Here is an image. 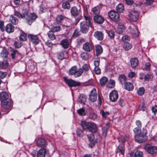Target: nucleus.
I'll use <instances>...</instances> for the list:
<instances>
[{
  "label": "nucleus",
  "instance_id": "f257e3e1",
  "mask_svg": "<svg viewBox=\"0 0 157 157\" xmlns=\"http://www.w3.org/2000/svg\"><path fill=\"white\" fill-rule=\"evenodd\" d=\"M14 15L19 18L26 19L27 22L29 25H31L37 18V16L35 13H32L29 15L27 12L21 14L17 11H15Z\"/></svg>",
  "mask_w": 157,
  "mask_h": 157
},
{
  "label": "nucleus",
  "instance_id": "f03ea898",
  "mask_svg": "<svg viewBox=\"0 0 157 157\" xmlns=\"http://www.w3.org/2000/svg\"><path fill=\"white\" fill-rule=\"evenodd\" d=\"M10 55L12 59L20 60L22 58V54L20 53L18 50L11 48H10Z\"/></svg>",
  "mask_w": 157,
  "mask_h": 157
},
{
  "label": "nucleus",
  "instance_id": "7ed1b4c3",
  "mask_svg": "<svg viewBox=\"0 0 157 157\" xmlns=\"http://www.w3.org/2000/svg\"><path fill=\"white\" fill-rule=\"evenodd\" d=\"M83 71L81 68L78 70L76 66L72 67L70 70L69 74L70 75H74L75 77L80 76L82 74Z\"/></svg>",
  "mask_w": 157,
  "mask_h": 157
},
{
  "label": "nucleus",
  "instance_id": "20e7f679",
  "mask_svg": "<svg viewBox=\"0 0 157 157\" xmlns=\"http://www.w3.org/2000/svg\"><path fill=\"white\" fill-rule=\"evenodd\" d=\"M147 133V132L146 131L144 132V134L143 133L141 134L135 135V140L137 142L141 143L145 142L147 140V137L146 136V134Z\"/></svg>",
  "mask_w": 157,
  "mask_h": 157
},
{
  "label": "nucleus",
  "instance_id": "39448f33",
  "mask_svg": "<svg viewBox=\"0 0 157 157\" xmlns=\"http://www.w3.org/2000/svg\"><path fill=\"white\" fill-rule=\"evenodd\" d=\"M64 80L65 83L70 87L78 86L81 85L79 82L75 81L71 79H68L67 77H64Z\"/></svg>",
  "mask_w": 157,
  "mask_h": 157
},
{
  "label": "nucleus",
  "instance_id": "423d86ee",
  "mask_svg": "<svg viewBox=\"0 0 157 157\" xmlns=\"http://www.w3.org/2000/svg\"><path fill=\"white\" fill-rule=\"evenodd\" d=\"M108 14L109 18L115 21L118 22L120 20L119 15L116 11L111 10L108 13Z\"/></svg>",
  "mask_w": 157,
  "mask_h": 157
},
{
  "label": "nucleus",
  "instance_id": "0eeeda50",
  "mask_svg": "<svg viewBox=\"0 0 157 157\" xmlns=\"http://www.w3.org/2000/svg\"><path fill=\"white\" fill-rule=\"evenodd\" d=\"M91 24L88 23L86 21L80 23V28L81 31L84 33H86L88 31L90 26Z\"/></svg>",
  "mask_w": 157,
  "mask_h": 157
},
{
  "label": "nucleus",
  "instance_id": "6e6552de",
  "mask_svg": "<svg viewBox=\"0 0 157 157\" xmlns=\"http://www.w3.org/2000/svg\"><path fill=\"white\" fill-rule=\"evenodd\" d=\"M145 150L149 153L154 154L157 152V147L150 144H147L144 147Z\"/></svg>",
  "mask_w": 157,
  "mask_h": 157
},
{
  "label": "nucleus",
  "instance_id": "1a4fd4ad",
  "mask_svg": "<svg viewBox=\"0 0 157 157\" xmlns=\"http://www.w3.org/2000/svg\"><path fill=\"white\" fill-rule=\"evenodd\" d=\"M128 15L129 19L131 21L136 22L138 19L139 14L137 11L132 10L129 12Z\"/></svg>",
  "mask_w": 157,
  "mask_h": 157
},
{
  "label": "nucleus",
  "instance_id": "9d476101",
  "mask_svg": "<svg viewBox=\"0 0 157 157\" xmlns=\"http://www.w3.org/2000/svg\"><path fill=\"white\" fill-rule=\"evenodd\" d=\"M87 129L92 133H96L98 131V127L94 123L92 122H88Z\"/></svg>",
  "mask_w": 157,
  "mask_h": 157
},
{
  "label": "nucleus",
  "instance_id": "9b49d317",
  "mask_svg": "<svg viewBox=\"0 0 157 157\" xmlns=\"http://www.w3.org/2000/svg\"><path fill=\"white\" fill-rule=\"evenodd\" d=\"M29 40L35 45L37 44L39 42V40L36 35L29 34L28 36Z\"/></svg>",
  "mask_w": 157,
  "mask_h": 157
},
{
  "label": "nucleus",
  "instance_id": "f8f14e48",
  "mask_svg": "<svg viewBox=\"0 0 157 157\" xmlns=\"http://www.w3.org/2000/svg\"><path fill=\"white\" fill-rule=\"evenodd\" d=\"M128 28L131 29L130 33L134 37H137L139 34V31L137 28L134 25H132L129 26Z\"/></svg>",
  "mask_w": 157,
  "mask_h": 157
},
{
  "label": "nucleus",
  "instance_id": "ddd939ff",
  "mask_svg": "<svg viewBox=\"0 0 157 157\" xmlns=\"http://www.w3.org/2000/svg\"><path fill=\"white\" fill-rule=\"evenodd\" d=\"M97 97L96 90L95 89H93L90 92L89 99L92 102H94L97 100Z\"/></svg>",
  "mask_w": 157,
  "mask_h": 157
},
{
  "label": "nucleus",
  "instance_id": "4468645a",
  "mask_svg": "<svg viewBox=\"0 0 157 157\" xmlns=\"http://www.w3.org/2000/svg\"><path fill=\"white\" fill-rule=\"evenodd\" d=\"M118 97V94L117 92L114 90L112 91L109 95V99L112 102H115L117 100Z\"/></svg>",
  "mask_w": 157,
  "mask_h": 157
},
{
  "label": "nucleus",
  "instance_id": "2eb2a0df",
  "mask_svg": "<svg viewBox=\"0 0 157 157\" xmlns=\"http://www.w3.org/2000/svg\"><path fill=\"white\" fill-rule=\"evenodd\" d=\"M57 56L58 59L62 60L67 58L68 57V56L67 52L62 50L57 53Z\"/></svg>",
  "mask_w": 157,
  "mask_h": 157
},
{
  "label": "nucleus",
  "instance_id": "dca6fc26",
  "mask_svg": "<svg viewBox=\"0 0 157 157\" xmlns=\"http://www.w3.org/2000/svg\"><path fill=\"white\" fill-rule=\"evenodd\" d=\"M71 13L72 16L76 17L80 14V10H78L76 7L74 6L71 9Z\"/></svg>",
  "mask_w": 157,
  "mask_h": 157
},
{
  "label": "nucleus",
  "instance_id": "f3484780",
  "mask_svg": "<svg viewBox=\"0 0 157 157\" xmlns=\"http://www.w3.org/2000/svg\"><path fill=\"white\" fill-rule=\"evenodd\" d=\"M2 106L6 109L10 108L12 105V101L10 100L7 101H1Z\"/></svg>",
  "mask_w": 157,
  "mask_h": 157
},
{
  "label": "nucleus",
  "instance_id": "a211bd4d",
  "mask_svg": "<svg viewBox=\"0 0 157 157\" xmlns=\"http://www.w3.org/2000/svg\"><path fill=\"white\" fill-rule=\"evenodd\" d=\"M93 19L95 22L99 24H102L104 21V17L99 15H96L94 16Z\"/></svg>",
  "mask_w": 157,
  "mask_h": 157
},
{
  "label": "nucleus",
  "instance_id": "6ab92c4d",
  "mask_svg": "<svg viewBox=\"0 0 157 157\" xmlns=\"http://www.w3.org/2000/svg\"><path fill=\"white\" fill-rule=\"evenodd\" d=\"M93 45L90 42H86L83 45V48L85 51L90 52L93 49Z\"/></svg>",
  "mask_w": 157,
  "mask_h": 157
},
{
  "label": "nucleus",
  "instance_id": "aec40b11",
  "mask_svg": "<svg viewBox=\"0 0 157 157\" xmlns=\"http://www.w3.org/2000/svg\"><path fill=\"white\" fill-rule=\"evenodd\" d=\"M36 143L37 146L40 147H44L47 145L45 140L43 138H40L38 140Z\"/></svg>",
  "mask_w": 157,
  "mask_h": 157
},
{
  "label": "nucleus",
  "instance_id": "412c9836",
  "mask_svg": "<svg viewBox=\"0 0 157 157\" xmlns=\"http://www.w3.org/2000/svg\"><path fill=\"white\" fill-rule=\"evenodd\" d=\"M130 62L131 66L132 68H135L139 64V61L136 58H132L130 59Z\"/></svg>",
  "mask_w": 157,
  "mask_h": 157
},
{
  "label": "nucleus",
  "instance_id": "4be33fe9",
  "mask_svg": "<svg viewBox=\"0 0 157 157\" xmlns=\"http://www.w3.org/2000/svg\"><path fill=\"white\" fill-rule=\"evenodd\" d=\"M151 110L152 111V118L154 120L157 119V105L152 107Z\"/></svg>",
  "mask_w": 157,
  "mask_h": 157
},
{
  "label": "nucleus",
  "instance_id": "5701e85b",
  "mask_svg": "<svg viewBox=\"0 0 157 157\" xmlns=\"http://www.w3.org/2000/svg\"><path fill=\"white\" fill-rule=\"evenodd\" d=\"M94 36L99 40H102L103 39L104 35L100 31H96L94 33Z\"/></svg>",
  "mask_w": 157,
  "mask_h": 157
},
{
  "label": "nucleus",
  "instance_id": "b1692460",
  "mask_svg": "<svg viewBox=\"0 0 157 157\" xmlns=\"http://www.w3.org/2000/svg\"><path fill=\"white\" fill-rule=\"evenodd\" d=\"M14 27L10 23L6 25L5 27L6 31L8 33H10L13 32L14 31Z\"/></svg>",
  "mask_w": 157,
  "mask_h": 157
},
{
  "label": "nucleus",
  "instance_id": "393cba45",
  "mask_svg": "<svg viewBox=\"0 0 157 157\" xmlns=\"http://www.w3.org/2000/svg\"><path fill=\"white\" fill-rule=\"evenodd\" d=\"M109 124L107 123L105 126L102 129V136L105 137L107 134V132L109 129Z\"/></svg>",
  "mask_w": 157,
  "mask_h": 157
},
{
  "label": "nucleus",
  "instance_id": "a878e982",
  "mask_svg": "<svg viewBox=\"0 0 157 157\" xmlns=\"http://www.w3.org/2000/svg\"><path fill=\"white\" fill-rule=\"evenodd\" d=\"M46 153V150L44 148L40 149L38 151L37 157H45Z\"/></svg>",
  "mask_w": 157,
  "mask_h": 157
},
{
  "label": "nucleus",
  "instance_id": "bb28decb",
  "mask_svg": "<svg viewBox=\"0 0 157 157\" xmlns=\"http://www.w3.org/2000/svg\"><path fill=\"white\" fill-rule=\"evenodd\" d=\"M60 44L65 49H67L69 48V43L67 40L64 39L62 40L60 42Z\"/></svg>",
  "mask_w": 157,
  "mask_h": 157
},
{
  "label": "nucleus",
  "instance_id": "cd10ccee",
  "mask_svg": "<svg viewBox=\"0 0 157 157\" xmlns=\"http://www.w3.org/2000/svg\"><path fill=\"white\" fill-rule=\"evenodd\" d=\"M8 98L9 95L6 92L2 91L0 93V98L2 101H6Z\"/></svg>",
  "mask_w": 157,
  "mask_h": 157
},
{
  "label": "nucleus",
  "instance_id": "c85d7f7f",
  "mask_svg": "<svg viewBox=\"0 0 157 157\" xmlns=\"http://www.w3.org/2000/svg\"><path fill=\"white\" fill-rule=\"evenodd\" d=\"M124 88L128 91H131L134 88V86L131 82H128L125 83Z\"/></svg>",
  "mask_w": 157,
  "mask_h": 157
},
{
  "label": "nucleus",
  "instance_id": "c756f323",
  "mask_svg": "<svg viewBox=\"0 0 157 157\" xmlns=\"http://www.w3.org/2000/svg\"><path fill=\"white\" fill-rule=\"evenodd\" d=\"M86 101V96L83 94H81L78 99V101L81 104H84Z\"/></svg>",
  "mask_w": 157,
  "mask_h": 157
},
{
  "label": "nucleus",
  "instance_id": "7c9ffc66",
  "mask_svg": "<svg viewBox=\"0 0 157 157\" xmlns=\"http://www.w3.org/2000/svg\"><path fill=\"white\" fill-rule=\"evenodd\" d=\"M118 80L121 84H125L126 80V78L124 74H121L119 75Z\"/></svg>",
  "mask_w": 157,
  "mask_h": 157
},
{
  "label": "nucleus",
  "instance_id": "2f4dec72",
  "mask_svg": "<svg viewBox=\"0 0 157 157\" xmlns=\"http://www.w3.org/2000/svg\"><path fill=\"white\" fill-rule=\"evenodd\" d=\"M95 51L97 56H98L102 53L103 52V49L101 46L98 45L95 46Z\"/></svg>",
  "mask_w": 157,
  "mask_h": 157
},
{
  "label": "nucleus",
  "instance_id": "473e14b6",
  "mask_svg": "<svg viewBox=\"0 0 157 157\" xmlns=\"http://www.w3.org/2000/svg\"><path fill=\"white\" fill-rule=\"evenodd\" d=\"M10 20L14 25H16L18 22V19L12 15L10 16Z\"/></svg>",
  "mask_w": 157,
  "mask_h": 157
},
{
  "label": "nucleus",
  "instance_id": "72a5a7b5",
  "mask_svg": "<svg viewBox=\"0 0 157 157\" xmlns=\"http://www.w3.org/2000/svg\"><path fill=\"white\" fill-rule=\"evenodd\" d=\"M108 81V78L107 77H103L100 80V84L101 86H104L106 83Z\"/></svg>",
  "mask_w": 157,
  "mask_h": 157
},
{
  "label": "nucleus",
  "instance_id": "f704fd0d",
  "mask_svg": "<svg viewBox=\"0 0 157 157\" xmlns=\"http://www.w3.org/2000/svg\"><path fill=\"white\" fill-rule=\"evenodd\" d=\"M116 9L118 12L120 13L123 12L124 9V6L122 4L120 3L117 6Z\"/></svg>",
  "mask_w": 157,
  "mask_h": 157
},
{
  "label": "nucleus",
  "instance_id": "c9c22d12",
  "mask_svg": "<svg viewBox=\"0 0 157 157\" xmlns=\"http://www.w3.org/2000/svg\"><path fill=\"white\" fill-rule=\"evenodd\" d=\"M92 12L94 14H98L100 11L99 7L98 6L93 8L92 10Z\"/></svg>",
  "mask_w": 157,
  "mask_h": 157
},
{
  "label": "nucleus",
  "instance_id": "e433bc0d",
  "mask_svg": "<svg viewBox=\"0 0 157 157\" xmlns=\"http://www.w3.org/2000/svg\"><path fill=\"white\" fill-rule=\"evenodd\" d=\"M66 18L65 17L61 14L58 15L57 16L56 18V21L57 22L60 23Z\"/></svg>",
  "mask_w": 157,
  "mask_h": 157
},
{
  "label": "nucleus",
  "instance_id": "4c0bfd02",
  "mask_svg": "<svg viewBox=\"0 0 157 157\" xmlns=\"http://www.w3.org/2000/svg\"><path fill=\"white\" fill-rule=\"evenodd\" d=\"M48 37L51 40H53L56 38L54 34V32L51 30L48 32Z\"/></svg>",
  "mask_w": 157,
  "mask_h": 157
},
{
  "label": "nucleus",
  "instance_id": "58836bf2",
  "mask_svg": "<svg viewBox=\"0 0 157 157\" xmlns=\"http://www.w3.org/2000/svg\"><path fill=\"white\" fill-rule=\"evenodd\" d=\"M19 39L20 40L22 41H26L27 39L26 35L24 33L22 32L20 34Z\"/></svg>",
  "mask_w": 157,
  "mask_h": 157
},
{
  "label": "nucleus",
  "instance_id": "ea45409f",
  "mask_svg": "<svg viewBox=\"0 0 157 157\" xmlns=\"http://www.w3.org/2000/svg\"><path fill=\"white\" fill-rule=\"evenodd\" d=\"M14 47L16 48H19L22 46V43L19 40L15 41L13 44Z\"/></svg>",
  "mask_w": 157,
  "mask_h": 157
},
{
  "label": "nucleus",
  "instance_id": "a19ab883",
  "mask_svg": "<svg viewBox=\"0 0 157 157\" xmlns=\"http://www.w3.org/2000/svg\"><path fill=\"white\" fill-rule=\"evenodd\" d=\"M81 57L84 60H86L89 57V54L86 52H83L81 54Z\"/></svg>",
  "mask_w": 157,
  "mask_h": 157
},
{
  "label": "nucleus",
  "instance_id": "79ce46f5",
  "mask_svg": "<svg viewBox=\"0 0 157 157\" xmlns=\"http://www.w3.org/2000/svg\"><path fill=\"white\" fill-rule=\"evenodd\" d=\"M62 7L64 9H69L70 8L69 3L68 2H65L63 3Z\"/></svg>",
  "mask_w": 157,
  "mask_h": 157
},
{
  "label": "nucleus",
  "instance_id": "37998d69",
  "mask_svg": "<svg viewBox=\"0 0 157 157\" xmlns=\"http://www.w3.org/2000/svg\"><path fill=\"white\" fill-rule=\"evenodd\" d=\"M8 54L7 51L5 49H3L1 52V56L2 57L6 58L7 57Z\"/></svg>",
  "mask_w": 157,
  "mask_h": 157
},
{
  "label": "nucleus",
  "instance_id": "c03bdc74",
  "mask_svg": "<svg viewBox=\"0 0 157 157\" xmlns=\"http://www.w3.org/2000/svg\"><path fill=\"white\" fill-rule=\"evenodd\" d=\"M8 65V63L6 60H3L0 61V67L5 68L7 67Z\"/></svg>",
  "mask_w": 157,
  "mask_h": 157
},
{
  "label": "nucleus",
  "instance_id": "a18cd8bd",
  "mask_svg": "<svg viewBox=\"0 0 157 157\" xmlns=\"http://www.w3.org/2000/svg\"><path fill=\"white\" fill-rule=\"evenodd\" d=\"M153 77V75L152 74H147L145 75L144 79L145 80L147 81L152 79Z\"/></svg>",
  "mask_w": 157,
  "mask_h": 157
},
{
  "label": "nucleus",
  "instance_id": "49530a36",
  "mask_svg": "<svg viewBox=\"0 0 157 157\" xmlns=\"http://www.w3.org/2000/svg\"><path fill=\"white\" fill-rule=\"evenodd\" d=\"M61 29L60 26L59 25L53 26L51 28V30L54 32L59 31Z\"/></svg>",
  "mask_w": 157,
  "mask_h": 157
},
{
  "label": "nucleus",
  "instance_id": "de8ad7c7",
  "mask_svg": "<svg viewBox=\"0 0 157 157\" xmlns=\"http://www.w3.org/2000/svg\"><path fill=\"white\" fill-rule=\"evenodd\" d=\"M78 113L80 116H85L86 113L85 110L83 108L79 109L77 111Z\"/></svg>",
  "mask_w": 157,
  "mask_h": 157
},
{
  "label": "nucleus",
  "instance_id": "09e8293b",
  "mask_svg": "<svg viewBox=\"0 0 157 157\" xmlns=\"http://www.w3.org/2000/svg\"><path fill=\"white\" fill-rule=\"evenodd\" d=\"M77 136L79 137H82L84 135L83 130L80 128H78L77 130Z\"/></svg>",
  "mask_w": 157,
  "mask_h": 157
},
{
  "label": "nucleus",
  "instance_id": "8fccbe9b",
  "mask_svg": "<svg viewBox=\"0 0 157 157\" xmlns=\"http://www.w3.org/2000/svg\"><path fill=\"white\" fill-rule=\"evenodd\" d=\"M145 92V89L143 87H140L137 90V93L138 95L141 96L143 95Z\"/></svg>",
  "mask_w": 157,
  "mask_h": 157
},
{
  "label": "nucleus",
  "instance_id": "3c124183",
  "mask_svg": "<svg viewBox=\"0 0 157 157\" xmlns=\"http://www.w3.org/2000/svg\"><path fill=\"white\" fill-rule=\"evenodd\" d=\"M117 152L120 153L122 155H124V150L122 146L119 145L117 148Z\"/></svg>",
  "mask_w": 157,
  "mask_h": 157
},
{
  "label": "nucleus",
  "instance_id": "603ef678",
  "mask_svg": "<svg viewBox=\"0 0 157 157\" xmlns=\"http://www.w3.org/2000/svg\"><path fill=\"white\" fill-rule=\"evenodd\" d=\"M130 40V37L127 35L124 36L122 37V40L125 43H128Z\"/></svg>",
  "mask_w": 157,
  "mask_h": 157
},
{
  "label": "nucleus",
  "instance_id": "864d4df0",
  "mask_svg": "<svg viewBox=\"0 0 157 157\" xmlns=\"http://www.w3.org/2000/svg\"><path fill=\"white\" fill-rule=\"evenodd\" d=\"M132 47V44L130 43H125L124 45V48L126 50H128Z\"/></svg>",
  "mask_w": 157,
  "mask_h": 157
},
{
  "label": "nucleus",
  "instance_id": "5fc2aeb1",
  "mask_svg": "<svg viewBox=\"0 0 157 157\" xmlns=\"http://www.w3.org/2000/svg\"><path fill=\"white\" fill-rule=\"evenodd\" d=\"M90 66L89 65L86 64H83L82 66V69L83 71H88L90 69Z\"/></svg>",
  "mask_w": 157,
  "mask_h": 157
},
{
  "label": "nucleus",
  "instance_id": "6e6d98bb",
  "mask_svg": "<svg viewBox=\"0 0 157 157\" xmlns=\"http://www.w3.org/2000/svg\"><path fill=\"white\" fill-rule=\"evenodd\" d=\"M143 154L142 151H137L134 154L135 157H142Z\"/></svg>",
  "mask_w": 157,
  "mask_h": 157
},
{
  "label": "nucleus",
  "instance_id": "4d7b16f0",
  "mask_svg": "<svg viewBox=\"0 0 157 157\" xmlns=\"http://www.w3.org/2000/svg\"><path fill=\"white\" fill-rule=\"evenodd\" d=\"M144 3L147 6L152 5L154 2V0H144Z\"/></svg>",
  "mask_w": 157,
  "mask_h": 157
},
{
  "label": "nucleus",
  "instance_id": "13d9d810",
  "mask_svg": "<svg viewBox=\"0 0 157 157\" xmlns=\"http://www.w3.org/2000/svg\"><path fill=\"white\" fill-rule=\"evenodd\" d=\"M141 128H139L138 127H136L133 130V131L135 134V135H136L137 134L139 135L141 134V131L140 130Z\"/></svg>",
  "mask_w": 157,
  "mask_h": 157
},
{
  "label": "nucleus",
  "instance_id": "bf43d9fd",
  "mask_svg": "<svg viewBox=\"0 0 157 157\" xmlns=\"http://www.w3.org/2000/svg\"><path fill=\"white\" fill-rule=\"evenodd\" d=\"M81 125L83 128L84 129H87L88 126V123H87L85 121H82L81 122Z\"/></svg>",
  "mask_w": 157,
  "mask_h": 157
},
{
  "label": "nucleus",
  "instance_id": "052dcab7",
  "mask_svg": "<svg viewBox=\"0 0 157 157\" xmlns=\"http://www.w3.org/2000/svg\"><path fill=\"white\" fill-rule=\"evenodd\" d=\"M125 29V28L123 26L120 25L118 28V31L119 34L122 33Z\"/></svg>",
  "mask_w": 157,
  "mask_h": 157
},
{
  "label": "nucleus",
  "instance_id": "680f3d73",
  "mask_svg": "<svg viewBox=\"0 0 157 157\" xmlns=\"http://www.w3.org/2000/svg\"><path fill=\"white\" fill-rule=\"evenodd\" d=\"M7 73L6 72H3L0 71V78L3 79L7 75Z\"/></svg>",
  "mask_w": 157,
  "mask_h": 157
},
{
  "label": "nucleus",
  "instance_id": "e2e57ef3",
  "mask_svg": "<svg viewBox=\"0 0 157 157\" xmlns=\"http://www.w3.org/2000/svg\"><path fill=\"white\" fill-rule=\"evenodd\" d=\"M109 36L111 38H113L115 36V33L113 30L110 31L108 33Z\"/></svg>",
  "mask_w": 157,
  "mask_h": 157
},
{
  "label": "nucleus",
  "instance_id": "0e129e2a",
  "mask_svg": "<svg viewBox=\"0 0 157 157\" xmlns=\"http://www.w3.org/2000/svg\"><path fill=\"white\" fill-rule=\"evenodd\" d=\"M94 71L95 73L99 75L101 73V70L100 68L98 67H95Z\"/></svg>",
  "mask_w": 157,
  "mask_h": 157
},
{
  "label": "nucleus",
  "instance_id": "69168bd1",
  "mask_svg": "<svg viewBox=\"0 0 157 157\" xmlns=\"http://www.w3.org/2000/svg\"><path fill=\"white\" fill-rule=\"evenodd\" d=\"M90 118L93 120H95L97 118V115L94 113H91L89 116Z\"/></svg>",
  "mask_w": 157,
  "mask_h": 157
},
{
  "label": "nucleus",
  "instance_id": "338daca9",
  "mask_svg": "<svg viewBox=\"0 0 157 157\" xmlns=\"http://www.w3.org/2000/svg\"><path fill=\"white\" fill-rule=\"evenodd\" d=\"M87 138L90 141L94 140V136L93 134H91L89 135H87Z\"/></svg>",
  "mask_w": 157,
  "mask_h": 157
},
{
  "label": "nucleus",
  "instance_id": "774afa93",
  "mask_svg": "<svg viewBox=\"0 0 157 157\" xmlns=\"http://www.w3.org/2000/svg\"><path fill=\"white\" fill-rule=\"evenodd\" d=\"M151 64L149 62L146 63L145 64V68L147 71H149L150 70Z\"/></svg>",
  "mask_w": 157,
  "mask_h": 157
}]
</instances>
